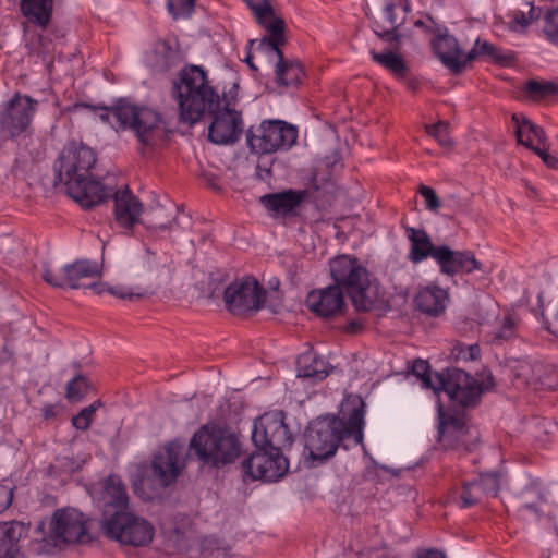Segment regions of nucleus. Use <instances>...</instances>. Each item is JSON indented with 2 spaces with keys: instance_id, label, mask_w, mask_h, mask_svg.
Wrapping results in <instances>:
<instances>
[{
  "instance_id": "nucleus-14",
  "label": "nucleus",
  "mask_w": 558,
  "mask_h": 558,
  "mask_svg": "<svg viewBox=\"0 0 558 558\" xmlns=\"http://www.w3.org/2000/svg\"><path fill=\"white\" fill-rule=\"evenodd\" d=\"M241 465L244 475L253 481L276 482L288 472L289 461L282 451L256 448Z\"/></svg>"
},
{
  "instance_id": "nucleus-37",
  "label": "nucleus",
  "mask_w": 558,
  "mask_h": 558,
  "mask_svg": "<svg viewBox=\"0 0 558 558\" xmlns=\"http://www.w3.org/2000/svg\"><path fill=\"white\" fill-rule=\"evenodd\" d=\"M168 209L165 206L158 205L155 208H150L146 211L144 218L141 220V223L146 226V228L150 229H167L170 227L168 221Z\"/></svg>"
},
{
  "instance_id": "nucleus-34",
  "label": "nucleus",
  "mask_w": 558,
  "mask_h": 558,
  "mask_svg": "<svg viewBox=\"0 0 558 558\" xmlns=\"http://www.w3.org/2000/svg\"><path fill=\"white\" fill-rule=\"evenodd\" d=\"M262 27L269 33V36L262 38L259 46H265L268 50L275 52L278 58L277 61L286 59L280 49V46L286 44L284 20L281 17H274V20L267 22L266 25H262Z\"/></svg>"
},
{
  "instance_id": "nucleus-7",
  "label": "nucleus",
  "mask_w": 558,
  "mask_h": 558,
  "mask_svg": "<svg viewBox=\"0 0 558 558\" xmlns=\"http://www.w3.org/2000/svg\"><path fill=\"white\" fill-rule=\"evenodd\" d=\"M298 129L284 121H264L256 131L250 128L246 142L255 154H271L288 150L296 142Z\"/></svg>"
},
{
  "instance_id": "nucleus-1",
  "label": "nucleus",
  "mask_w": 558,
  "mask_h": 558,
  "mask_svg": "<svg viewBox=\"0 0 558 558\" xmlns=\"http://www.w3.org/2000/svg\"><path fill=\"white\" fill-rule=\"evenodd\" d=\"M330 274L336 284L311 291L306 306L323 318L341 315L345 308L343 289L357 312H374L381 316L390 308L389 302L367 269L357 258L340 255L330 260Z\"/></svg>"
},
{
  "instance_id": "nucleus-60",
  "label": "nucleus",
  "mask_w": 558,
  "mask_h": 558,
  "mask_svg": "<svg viewBox=\"0 0 558 558\" xmlns=\"http://www.w3.org/2000/svg\"><path fill=\"white\" fill-rule=\"evenodd\" d=\"M52 32H53L54 37H56L57 39H59V38H63V37L65 36V33H64V31H63V29L53 28V29H52Z\"/></svg>"
},
{
  "instance_id": "nucleus-55",
  "label": "nucleus",
  "mask_w": 558,
  "mask_h": 558,
  "mask_svg": "<svg viewBox=\"0 0 558 558\" xmlns=\"http://www.w3.org/2000/svg\"><path fill=\"white\" fill-rule=\"evenodd\" d=\"M108 292L120 298V299H129V300H132L133 298H137L140 299L142 296L141 293H132V292H125L124 290L122 289H118V288H109L108 289Z\"/></svg>"
},
{
  "instance_id": "nucleus-33",
  "label": "nucleus",
  "mask_w": 558,
  "mask_h": 558,
  "mask_svg": "<svg viewBox=\"0 0 558 558\" xmlns=\"http://www.w3.org/2000/svg\"><path fill=\"white\" fill-rule=\"evenodd\" d=\"M53 0H21V11L29 22L46 28L52 16Z\"/></svg>"
},
{
  "instance_id": "nucleus-45",
  "label": "nucleus",
  "mask_w": 558,
  "mask_h": 558,
  "mask_svg": "<svg viewBox=\"0 0 558 558\" xmlns=\"http://www.w3.org/2000/svg\"><path fill=\"white\" fill-rule=\"evenodd\" d=\"M194 4V0H167L168 11L175 20L190 16Z\"/></svg>"
},
{
  "instance_id": "nucleus-50",
  "label": "nucleus",
  "mask_w": 558,
  "mask_h": 558,
  "mask_svg": "<svg viewBox=\"0 0 558 558\" xmlns=\"http://www.w3.org/2000/svg\"><path fill=\"white\" fill-rule=\"evenodd\" d=\"M156 52L163 56V62L161 68L163 70L169 69L175 59V51L170 47L167 41H161L156 46Z\"/></svg>"
},
{
  "instance_id": "nucleus-64",
  "label": "nucleus",
  "mask_w": 558,
  "mask_h": 558,
  "mask_svg": "<svg viewBox=\"0 0 558 558\" xmlns=\"http://www.w3.org/2000/svg\"><path fill=\"white\" fill-rule=\"evenodd\" d=\"M423 25H424V22L421 20L415 22V26H417V27H422Z\"/></svg>"
},
{
  "instance_id": "nucleus-28",
  "label": "nucleus",
  "mask_w": 558,
  "mask_h": 558,
  "mask_svg": "<svg viewBox=\"0 0 558 558\" xmlns=\"http://www.w3.org/2000/svg\"><path fill=\"white\" fill-rule=\"evenodd\" d=\"M512 122L515 124V136L519 144L524 145L534 151V148H539L547 145V136L544 129L524 116L514 113Z\"/></svg>"
},
{
  "instance_id": "nucleus-2",
  "label": "nucleus",
  "mask_w": 558,
  "mask_h": 558,
  "mask_svg": "<svg viewBox=\"0 0 558 558\" xmlns=\"http://www.w3.org/2000/svg\"><path fill=\"white\" fill-rule=\"evenodd\" d=\"M365 402L351 395L341 403V416H324L312 421L304 432V456L310 466H318L332 458L339 446L348 449L363 444Z\"/></svg>"
},
{
  "instance_id": "nucleus-51",
  "label": "nucleus",
  "mask_w": 558,
  "mask_h": 558,
  "mask_svg": "<svg viewBox=\"0 0 558 558\" xmlns=\"http://www.w3.org/2000/svg\"><path fill=\"white\" fill-rule=\"evenodd\" d=\"M534 153L539 156V158L542 159V161L548 167V168H551V169H558V158L548 154V147L547 145L546 146H543V147H539V148H534Z\"/></svg>"
},
{
  "instance_id": "nucleus-31",
  "label": "nucleus",
  "mask_w": 558,
  "mask_h": 558,
  "mask_svg": "<svg viewBox=\"0 0 558 558\" xmlns=\"http://www.w3.org/2000/svg\"><path fill=\"white\" fill-rule=\"evenodd\" d=\"M275 74L279 86L298 87L305 76V71L299 60L286 58L277 61Z\"/></svg>"
},
{
  "instance_id": "nucleus-25",
  "label": "nucleus",
  "mask_w": 558,
  "mask_h": 558,
  "mask_svg": "<svg viewBox=\"0 0 558 558\" xmlns=\"http://www.w3.org/2000/svg\"><path fill=\"white\" fill-rule=\"evenodd\" d=\"M66 193L82 207L92 208L108 198L111 190L104 186L101 182L93 179L89 174L88 179L72 183V186L66 189Z\"/></svg>"
},
{
  "instance_id": "nucleus-17",
  "label": "nucleus",
  "mask_w": 558,
  "mask_h": 558,
  "mask_svg": "<svg viewBox=\"0 0 558 558\" xmlns=\"http://www.w3.org/2000/svg\"><path fill=\"white\" fill-rule=\"evenodd\" d=\"M99 486L96 501L101 512L100 523L104 525L107 521L129 511V495L121 477L114 474L105 477Z\"/></svg>"
},
{
  "instance_id": "nucleus-59",
  "label": "nucleus",
  "mask_w": 558,
  "mask_h": 558,
  "mask_svg": "<svg viewBox=\"0 0 558 558\" xmlns=\"http://www.w3.org/2000/svg\"><path fill=\"white\" fill-rule=\"evenodd\" d=\"M546 329L551 332L553 335H555L556 337H558V326H553L551 323H548L546 324Z\"/></svg>"
},
{
  "instance_id": "nucleus-56",
  "label": "nucleus",
  "mask_w": 558,
  "mask_h": 558,
  "mask_svg": "<svg viewBox=\"0 0 558 558\" xmlns=\"http://www.w3.org/2000/svg\"><path fill=\"white\" fill-rule=\"evenodd\" d=\"M93 108L98 111V116L102 121L109 122L110 124L112 122H114V119L112 117V106L110 108L109 107H101V108L93 107Z\"/></svg>"
},
{
  "instance_id": "nucleus-12",
  "label": "nucleus",
  "mask_w": 558,
  "mask_h": 558,
  "mask_svg": "<svg viewBox=\"0 0 558 558\" xmlns=\"http://www.w3.org/2000/svg\"><path fill=\"white\" fill-rule=\"evenodd\" d=\"M283 411L268 412L254 422L252 440L256 448L282 451L293 444Z\"/></svg>"
},
{
  "instance_id": "nucleus-3",
  "label": "nucleus",
  "mask_w": 558,
  "mask_h": 558,
  "mask_svg": "<svg viewBox=\"0 0 558 558\" xmlns=\"http://www.w3.org/2000/svg\"><path fill=\"white\" fill-rule=\"evenodd\" d=\"M172 89L178 99L180 119L191 125L220 106L218 93L209 85L205 71L198 65L183 68Z\"/></svg>"
},
{
  "instance_id": "nucleus-46",
  "label": "nucleus",
  "mask_w": 558,
  "mask_h": 558,
  "mask_svg": "<svg viewBox=\"0 0 558 558\" xmlns=\"http://www.w3.org/2000/svg\"><path fill=\"white\" fill-rule=\"evenodd\" d=\"M426 131L430 136L435 137L441 146H451L452 142L448 134V123L440 121L436 124L427 125Z\"/></svg>"
},
{
  "instance_id": "nucleus-21",
  "label": "nucleus",
  "mask_w": 558,
  "mask_h": 558,
  "mask_svg": "<svg viewBox=\"0 0 558 558\" xmlns=\"http://www.w3.org/2000/svg\"><path fill=\"white\" fill-rule=\"evenodd\" d=\"M114 202V220L122 232L126 235L132 234L135 225L141 223L143 214L142 202L132 193L129 186L116 191L112 195Z\"/></svg>"
},
{
  "instance_id": "nucleus-13",
  "label": "nucleus",
  "mask_w": 558,
  "mask_h": 558,
  "mask_svg": "<svg viewBox=\"0 0 558 558\" xmlns=\"http://www.w3.org/2000/svg\"><path fill=\"white\" fill-rule=\"evenodd\" d=\"M265 299L266 290L252 277L230 283L223 293L227 310L238 316L257 312Z\"/></svg>"
},
{
  "instance_id": "nucleus-4",
  "label": "nucleus",
  "mask_w": 558,
  "mask_h": 558,
  "mask_svg": "<svg viewBox=\"0 0 558 558\" xmlns=\"http://www.w3.org/2000/svg\"><path fill=\"white\" fill-rule=\"evenodd\" d=\"M189 446L202 464L215 469L234 463L243 451L239 434L215 423L197 429Z\"/></svg>"
},
{
  "instance_id": "nucleus-40",
  "label": "nucleus",
  "mask_w": 558,
  "mask_h": 558,
  "mask_svg": "<svg viewBox=\"0 0 558 558\" xmlns=\"http://www.w3.org/2000/svg\"><path fill=\"white\" fill-rule=\"evenodd\" d=\"M90 383L83 375H76L66 385L65 397L70 401H81L89 391Z\"/></svg>"
},
{
  "instance_id": "nucleus-30",
  "label": "nucleus",
  "mask_w": 558,
  "mask_h": 558,
  "mask_svg": "<svg viewBox=\"0 0 558 558\" xmlns=\"http://www.w3.org/2000/svg\"><path fill=\"white\" fill-rule=\"evenodd\" d=\"M24 530L19 522L0 525V558H20L19 541Z\"/></svg>"
},
{
  "instance_id": "nucleus-52",
  "label": "nucleus",
  "mask_w": 558,
  "mask_h": 558,
  "mask_svg": "<svg viewBox=\"0 0 558 558\" xmlns=\"http://www.w3.org/2000/svg\"><path fill=\"white\" fill-rule=\"evenodd\" d=\"M239 93V84L233 82L228 90L222 93V98L220 99V104H223V107L231 108L232 105L236 101Z\"/></svg>"
},
{
  "instance_id": "nucleus-53",
  "label": "nucleus",
  "mask_w": 558,
  "mask_h": 558,
  "mask_svg": "<svg viewBox=\"0 0 558 558\" xmlns=\"http://www.w3.org/2000/svg\"><path fill=\"white\" fill-rule=\"evenodd\" d=\"M13 499V488L0 483V513L9 508Z\"/></svg>"
},
{
  "instance_id": "nucleus-63",
  "label": "nucleus",
  "mask_w": 558,
  "mask_h": 558,
  "mask_svg": "<svg viewBox=\"0 0 558 558\" xmlns=\"http://www.w3.org/2000/svg\"><path fill=\"white\" fill-rule=\"evenodd\" d=\"M357 326H360V324H357V323H356V322H354V320H352V322L350 323V329H352V330H353V329H355Z\"/></svg>"
},
{
  "instance_id": "nucleus-5",
  "label": "nucleus",
  "mask_w": 558,
  "mask_h": 558,
  "mask_svg": "<svg viewBox=\"0 0 558 558\" xmlns=\"http://www.w3.org/2000/svg\"><path fill=\"white\" fill-rule=\"evenodd\" d=\"M112 117L114 122L111 126L116 131H132L144 147L153 148L165 138L163 119L158 111L149 107L119 99L112 106Z\"/></svg>"
},
{
  "instance_id": "nucleus-27",
  "label": "nucleus",
  "mask_w": 558,
  "mask_h": 558,
  "mask_svg": "<svg viewBox=\"0 0 558 558\" xmlns=\"http://www.w3.org/2000/svg\"><path fill=\"white\" fill-rule=\"evenodd\" d=\"M448 291L438 286L421 288L414 296L415 308L432 317L439 316L446 310Z\"/></svg>"
},
{
  "instance_id": "nucleus-10",
  "label": "nucleus",
  "mask_w": 558,
  "mask_h": 558,
  "mask_svg": "<svg viewBox=\"0 0 558 558\" xmlns=\"http://www.w3.org/2000/svg\"><path fill=\"white\" fill-rule=\"evenodd\" d=\"M86 523L87 520L81 511L74 508L59 509L50 519L49 533L44 541L52 546L86 544L90 541Z\"/></svg>"
},
{
  "instance_id": "nucleus-16",
  "label": "nucleus",
  "mask_w": 558,
  "mask_h": 558,
  "mask_svg": "<svg viewBox=\"0 0 558 558\" xmlns=\"http://www.w3.org/2000/svg\"><path fill=\"white\" fill-rule=\"evenodd\" d=\"M37 101L29 96L15 94L0 114V136L13 138L24 132L31 124Z\"/></svg>"
},
{
  "instance_id": "nucleus-8",
  "label": "nucleus",
  "mask_w": 558,
  "mask_h": 558,
  "mask_svg": "<svg viewBox=\"0 0 558 558\" xmlns=\"http://www.w3.org/2000/svg\"><path fill=\"white\" fill-rule=\"evenodd\" d=\"M105 535L123 546L144 547L151 543L154 525L145 518L126 511L101 525Z\"/></svg>"
},
{
  "instance_id": "nucleus-42",
  "label": "nucleus",
  "mask_w": 558,
  "mask_h": 558,
  "mask_svg": "<svg viewBox=\"0 0 558 558\" xmlns=\"http://www.w3.org/2000/svg\"><path fill=\"white\" fill-rule=\"evenodd\" d=\"M56 46L48 35L38 36V46L35 53L41 57L43 62L49 68L54 61Z\"/></svg>"
},
{
  "instance_id": "nucleus-18",
  "label": "nucleus",
  "mask_w": 558,
  "mask_h": 558,
  "mask_svg": "<svg viewBox=\"0 0 558 558\" xmlns=\"http://www.w3.org/2000/svg\"><path fill=\"white\" fill-rule=\"evenodd\" d=\"M185 448L179 441H171L165 449L154 456L151 462L153 476L162 487L177 481L185 466Z\"/></svg>"
},
{
  "instance_id": "nucleus-35",
  "label": "nucleus",
  "mask_w": 558,
  "mask_h": 558,
  "mask_svg": "<svg viewBox=\"0 0 558 558\" xmlns=\"http://www.w3.org/2000/svg\"><path fill=\"white\" fill-rule=\"evenodd\" d=\"M482 56H487L500 64H508L512 60L511 54L504 53L497 46L477 38L474 47L465 54L464 61L468 63Z\"/></svg>"
},
{
  "instance_id": "nucleus-26",
  "label": "nucleus",
  "mask_w": 558,
  "mask_h": 558,
  "mask_svg": "<svg viewBox=\"0 0 558 558\" xmlns=\"http://www.w3.org/2000/svg\"><path fill=\"white\" fill-rule=\"evenodd\" d=\"M432 45L436 56L452 73L459 74L463 70L466 64L465 54L453 36L440 35L433 40Z\"/></svg>"
},
{
  "instance_id": "nucleus-22",
  "label": "nucleus",
  "mask_w": 558,
  "mask_h": 558,
  "mask_svg": "<svg viewBox=\"0 0 558 558\" xmlns=\"http://www.w3.org/2000/svg\"><path fill=\"white\" fill-rule=\"evenodd\" d=\"M409 9L408 0L388 2L383 10L380 20L375 22V34L385 41H395L397 44L393 46L395 50L398 49L401 39L398 29L404 24Z\"/></svg>"
},
{
  "instance_id": "nucleus-57",
  "label": "nucleus",
  "mask_w": 558,
  "mask_h": 558,
  "mask_svg": "<svg viewBox=\"0 0 558 558\" xmlns=\"http://www.w3.org/2000/svg\"><path fill=\"white\" fill-rule=\"evenodd\" d=\"M417 558H446L445 554L437 549H426L417 554Z\"/></svg>"
},
{
  "instance_id": "nucleus-23",
  "label": "nucleus",
  "mask_w": 558,
  "mask_h": 558,
  "mask_svg": "<svg viewBox=\"0 0 558 558\" xmlns=\"http://www.w3.org/2000/svg\"><path fill=\"white\" fill-rule=\"evenodd\" d=\"M306 190H284L282 192L269 193L260 196L259 203L265 207L272 218L293 217L306 199Z\"/></svg>"
},
{
  "instance_id": "nucleus-24",
  "label": "nucleus",
  "mask_w": 558,
  "mask_h": 558,
  "mask_svg": "<svg viewBox=\"0 0 558 558\" xmlns=\"http://www.w3.org/2000/svg\"><path fill=\"white\" fill-rule=\"evenodd\" d=\"M499 486V476L496 473L481 474L476 480L464 482L459 496V506L469 508L480 504L486 496L495 497Z\"/></svg>"
},
{
  "instance_id": "nucleus-11",
  "label": "nucleus",
  "mask_w": 558,
  "mask_h": 558,
  "mask_svg": "<svg viewBox=\"0 0 558 558\" xmlns=\"http://www.w3.org/2000/svg\"><path fill=\"white\" fill-rule=\"evenodd\" d=\"M435 385L437 392L446 391L450 399L464 408L474 407L478 403L481 395L489 387L478 383L466 372L449 367L437 376Z\"/></svg>"
},
{
  "instance_id": "nucleus-49",
  "label": "nucleus",
  "mask_w": 558,
  "mask_h": 558,
  "mask_svg": "<svg viewBox=\"0 0 558 558\" xmlns=\"http://www.w3.org/2000/svg\"><path fill=\"white\" fill-rule=\"evenodd\" d=\"M515 324L512 317L506 316L501 326L495 331L494 340H509L514 336Z\"/></svg>"
},
{
  "instance_id": "nucleus-36",
  "label": "nucleus",
  "mask_w": 558,
  "mask_h": 558,
  "mask_svg": "<svg viewBox=\"0 0 558 558\" xmlns=\"http://www.w3.org/2000/svg\"><path fill=\"white\" fill-rule=\"evenodd\" d=\"M372 59L391 72L397 77H405L409 71V68L403 60V58L397 52L390 50L387 52H377L376 50H371Z\"/></svg>"
},
{
  "instance_id": "nucleus-47",
  "label": "nucleus",
  "mask_w": 558,
  "mask_h": 558,
  "mask_svg": "<svg viewBox=\"0 0 558 558\" xmlns=\"http://www.w3.org/2000/svg\"><path fill=\"white\" fill-rule=\"evenodd\" d=\"M418 192L425 199V208L429 211L437 213L441 203L436 192L432 187L424 184L420 185Z\"/></svg>"
},
{
  "instance_id": "nucleus-39",
  "label": "nucleus",
  "mask_w": 558,
  "mask_h": 558,
  "mask_svg": "<svg viewBox=\"0 0 558 558\" xmlns=\"http://www.w3.org/2000/svg\"><path fill=\"white\" fill-rule=\"evenodd\" d=\"M412 373L420 378L422 385L425 388H429L433 391L437 392V387L435 385L436 377L442 376V373H432L429 371V364L424 360H415L412 365Z\"/></svg>"
},
{
  "instance_id": "nucleus-19",
  "label": "nucleus",
  "mask_w": 558,
  "mask_h": 558,
  "mask_svg": "<svg viewBox=\"0 0 558 558\" xmlns=\"http://www.w3.org/2000/svg\"><path fill=\"white\" fill-rule=\"evenodd\" d=\"M208 128V138L215 144H233L243 132L242 113L235 109L220 106L215 109Z\"/></svg>"
},
{
  "instance_id": "nucleus-15",
  "label": "nucleus",
  "mask_w": 558,
  "mask_h": 558,
  "mask_svg": "<svg viewBox=\"0 0 558 558\" xmlns=\"http://www.w3.org/2000/svg\"><path fill=\"white\" fill-rule=\"evenodd\" d=\"M438 418V444L444 449L470 451L477 439V433L470 428L465 417L446 414L439 409Z\"/></svg>"
},
{
  "instance_id": "nucleus-58",
  "label": "nucleus",
  "mask_w": 558,
  "mask_h": 558,
  "mask_svg": "<svg viewBox=\"0 0 558 558\" xmlns=\"http://www.w3.org/2000/svg\"><path fill=\"white\" fill-rule=\"evenodd\" d=\"M480 352H481V350H480L477 344L470 345L469 349H468L469 359L470 360H476L480 356Z\"/></svg>"
},
{
  "instance_id": "nucleus-43",
  "label": "nucleus",
  "mask_w": 558,
  "mask_h": 558,
  "mask_svg": "<svg viewBox=\"0 0 558 558\" xmlns=\"http://www.w3.org/2000/svg\"><path fill=\"white\" fill-rule=\"evenodd\" d=\"M543 33L546 38L558 47V9L546 12L544 16Z\"/></svg>"
},
{
  "instance_id": "nucleus-61",
  "label": "nucleus",
  "mask_w": 558,
  "mask_h": 558,
  "mask_svg": "<svg viewBox=\"0 0 558 558\" xmlns=\"http://www.w3.org/2000/svg\"><path fill=\"white\" fill-rule=\"evenodd\" d=\"M244 61L247 63V65H248L252 70H255V71L257 70V68L255 66V64H254V63H253V61H252V56H251L250 53L247 54V57L245 58V60H244Z\"/></svg>"
},
{
  "instance_id": "nucleus-54",
  "label": "nucleus",
  "mask_w": 558,
  "mask_h": 558,
  "mask_svg": "<svg viewBox=\"0 0 558 558\" xmlns=\"http://www.w3.org/2000/svg\"><path fill=\"white\" fill-rule=\"evenodd\" d=\"M64 411V407L61 403L56 404H45L43 408V416L45 420H53Z\"/></svg>"
},
{
  "instance_id": "nucleus-20",
  "label": "nucleus",
  "mask_w": 558,
  "mask_h": 558,
  "mask_svg": "<svg viewBox=\"0 0 558 558\" xmlns=\"http://www.w3.org/2000/svg\"><path fill=\"white\" fill-rule=\"evenodd\" d=\"M435 262L440 272L447 276L458 274L470 275L474 271H483V264L476 259L471 251H453L447 245L438 246Z\"/></svg>"
},
{
  "instance_id": "nucleus-48",
  "label": "nucleus",
  "mask_w": 558,
  "mask_h": 558,
  "mask_svg": "<svg viewBox=\"0 0 558 558\" xmlns=\"http://www.w3.org/2000/svg\"><path fill=\"white\" fill-rule=\"evenodd\" d=\"M93 407L83 408L72 417V425L80 430H87L93 421Z\"/></svg>"
},
{
  "instance_id": "nucleus-9",
  "label": "nucleus",
  "mask_w": 558,
  "mask_h": 558,
  "mask_svg": "<svg viewBox=\"0 0 558 558\" xmlns=\"http://www.w3.org/2000/svg\"><path fill=\"white\" fill-rule=\"evenodd\" d=\"M96 160V154L92 148L71 142L54 162L56 180L63 183L66 189L72 186L74 181L82 182L83 179H88Z\"/></svg>"
},
{
  "instance_id": "nucleus-6",
  "label": "nucleus",
  "mask_w": 558,
  "mask_h": 558,
  "mask_svg": "<svg viewBox=\"0 0 558 558\" xmlns=\"http://www.w3.org/2000/svg\"><path fill=\"white\" fill-rule=\"evenodd\" d=\"M101 276V270L97 262L89 259H77L66 264L60 271H53L45 266L43 269V279L56 288L82 289L90 288L97 294H101L104 289L96 282Z\"/></svg>"
},
{
  "instance_id": "nucleus-44",
  "label": "nucleus",
  "mask_w": 558,
  "mask_h": 558,
  "mask_svg": "<svg viewBox=\"0 0 558 558\" xmlns=\"http://www.w3.org/2000/svg\"><path fill=\"white\" fill-rule=\"evenodd\" d=\"M541 14V8H535L530 5L529 12H515L514 17L511 22V29L518 31L519 27L521 29H525L533 21L537 20Z\"/></svg>"
},
{
  "instance_id": "nucleus-62",
  "label": "nucleus",
  "mask_w": 558,
  "mask_h": 558,
  "mask_svg": "<svg viewBox=\"0 0 558 558\" xmlns=\"http://www.w3.org/2000/svg\"><path fill=\"white\" fill-rule=\"evenodd\" d=\"M101 405V401L100 400H96L94 401L92 404H89L88 407H93V414L96 412V410Z\"/></svg>"
},
{
  "instance_id": "nucleus-29",
  "label": "nucleus",
  "mask_w": 558,
  "mask_h": 558,
  "mask_svg": "<svg viewBox=\"0 0 558 558\" xmlns=\"http://www.w3.org/2000/svg\"><path fill=\"white\" fill-rule=\"evenodd\" d=\"M407 236L411 243L409 258L413 263H421L427 257L435 260L438 246H435L423 229H415L413 227H405Z\"/></svg>"
},
{
  "instance_id": "nucleus-41",
  "label": "nucleus",
  "mask_w": 558,
  "mask_h": 558,
  "mask_svg": "<svg viewBox=\"0 0 558 558\" xmlns=\"http://www.w3.org/2000/svg\"><path fill=\"white\" fill-rule=\"evenodd\" d=\"M526 94L533 99H542L558 93V87L551 82L527 81L525 84Z\"/></svg>"
},
{
  "instance_id": "nucleus-32",
  "label": "nucleus",
  "mask_w": 558,
  "mask_h": 558,
  "mask_svg": "<svg viewBox=\"0 0 558 558\" xmlns=\"http://www.w3.org/2000/svg\"><path fill=\"white\" fill-rule=\"evenodd\" d=\"M298 376L323 380L329 374L327 363L314 352H304L298 357Z\"/></svg>"
},
{
  "instance_id": "nucleus-38",
  "label": "nucleus",
  "mask_w": 558,
  "mask_h": 558,
  "mask_svg": "<svg viewBox=\"0 0 558 558\" xmlns=\"http://www.w3.org/2000/svg\"><path fill=\"white\" fill-rule=\"evenodd\" d=\"M247 8L253 12L258 25H266L267 20H274L275 9L268 0H243Z\"/></svg>"
}]
</instances>
